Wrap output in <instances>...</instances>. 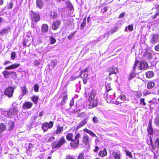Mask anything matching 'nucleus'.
I'll list each match as a JSON object with an SVG mask.
<instances>
[{
    "instance_id": "obj_1",
    "label": "nucleus",
    "mask_w": 159,
    "mask_h": 159,
    "mask_svg": "<svg viewBox=\"0 0 159 159\" xmlns=\"http://www.w3.org/2000/svg\"><path fill=\"white\" fill-rule=\"evenodd\" d=\"M96 95V91L95 90H93L90 92L88 100L89 102H90L89 105V108L90 109H92L96 107L97 105L98 101L97 98L95 99Z\"/></svg>"
},
{
    "instance_id": "obj_2",
    "label": "nucleus",
    "mask_w": 159,
    "mask_h": 159,
    "mask_svg": "<svg viewBox=\"0 0 159 159\" xmlns=\"http://www.w3.org/2000/svg\"><path fill=\"white\" fill-rule=\"evenodd\" d=\"M16 104V102H14L12 104L13 108L10 109L7 112L6 116L11 117L12 116L16 115L18 113V111L15 105Z\"/></svg>"
},
{
    "instance_id": "obj_3",
    "label": "nucleus",
    "mask_w": 159,
    "mask_h": 159,
    "mask_svg": "<svg viewBox=\"0 0 159 159\" xmlns=\"http://www.w3.org/2000/svg\"><path fill=\"white\" fill-rule=\"evenodd\" d=\"M14 92V88L10 86L7 87L5 89L4 93V95H6L9 98H11Z\"/></svg>"
},
{
    "instance_id": "obj_4",
    "label": "nucleus",
    "mask_w": 159,
    "mask_h": 159,
    "mask_svg": "<svg viewBox=\"0 0 159 159\" xmlns=\"http://www.w3.org/2000/svg\"><path fill=\"white\" fill-rule=\"evenodd\" d=\"M159 41V35L158 34H152L150 39V42L152 44H154Z\"/></svg>"
},
{
    "instance_id": "obj_5",
    "label": "nucleus",
    "mask_w": 159,
    "mask_h": 159,
    "mask_svg": "<svg viewBox=\"0 0 159 159\" xmlns=\"http://www.w3.org/2000/svg\"><path fill=\"white\" fill-rule=\"evenodd\" d=\"M53 126V122L50 121L49 123H44L42 126V128L44 132L47 131L48 129L51 128Z\"/></svg>"
},
{
    "instance_id": "obj_6",
    "label": "nucleus",
    "mask_w": 159,
    "mask_h": 159,
    "mask_svg": "<svg viewBox=\"0 0 159 159\" xmlns=\"http://www.w3.org/2000/svg\"><path fill=\"white\" fill-rule=\"evenodd\" d=\"M2 74L3 75L4 78L6 79L9 78L10 75L11 74H12V75L16 77L17 75L15 71H8L7 70L3 71L2 72Z\"/></svg>"
},
{
    "instance_id": "obj_7",
    "label": "nucleus",
    "mask_w": 159,
    "mask_h": 159,
    "mask_svg": "<svg viewBox=\"0 0 159 159\" xmlns=\"http://www.w3.org/2000/svg\"><path fill=\"white\" fill-rule=\"evenodd\" d=\"M66 142V140L64 138L62 137H61L58 141L57 143H56L55 145L53 146V148H58L60 147Z\"/></svg>"
},
{
    "instance_id": "obj_8",
    "label": "nucleus",
    "mask_w": 159,
    "mask_h": 159,
    "mask_svg": "<svg viewBox=\"0 0 159 159\" xmlns=\"http://www.w3.org/2000/svg\"><path fill=\"white\" fill-rule=\"evenodd\" d=\"M118 69L117 67H111L109 68L108 71L109 72V75L110 76L113 74H116L118 72Z\"/></svg>"
},
{
    "instance_id": "obj_9",
    "label": "nucleus",
    "mask_w": 159,
    "mask_h": 159,
    "mask_svg": "<svg viewBox=\"0 0 159 159\" xmlns=\"http://www.w3.org/2000/svg\"><path fill=\"white\" fill-rule=\"evenodd\" d=\"M148 66L147 62L145 61H141L140 63V70H145Z\"/></svg>"
},
{
    "instance_id": "obj_10",
    "label": "nucleus",
    "mask_w": 159,
    "mask_h": 159,
    "mask_svg": "<svg viewBox=\"0 0 159 159\" xmlns=\"http://www.w3.org/2000/svg\"><path fill=\"white\" fill-rule=\"evenodd\" d=\"M89 141L90 140L88 136L87 135H84L83 136V143L86 145H89Z\"/></svg>"
},
{
    "instance_id": "obj_11",
    "label": "nucleus",
    "mask_w": 159,
    "mask_h": 159,
    "mask_svg": "<svg viewBox=\"0 0 159 159\" xmlns=\"http://www.w3.org/2000/svg\"><path fill=\"white\" fill-rule=\"evenodd\" d=\"M33 105L32 103L30 102H25L23 104L22 108L23 109H30Z\"/></svg>"
},
{
    "instance_id": "obj_12",
    "label": "nucleus",
    "mask_w": 159,
    "mask_h": 159,
    "mask_svg": "<svg viewBox=\"0 0 159 159\" xmlns=\"http://www.w3.org/2000/svg\"><path fill=\"white\" fill-rule=\"evenodd\" d=\"M87 70L88 69L86 68L81 70L79 76L82 78H86L88 76V74L86 73Z\"/></svg>"
},
{
    "instance_id": "obj_13",
    "label": "nucleus",
    "mask_w": 159,
    "mask_h": 159,
    "mask_svg": "<svg viewBox=\"0 0 159 159\" xmlns=\"http://www.w3.org/2000/svg\"><path fill=\"white\" fill-rule=\"evenodd\" d=\"M60 24L61 22L59 20H57L54 22L52 27V29L54 30H57L60 26Z\"/></svg>"
},
{
    "instance_id": "obj_14",
    "label": "nucleus",
    "mask_w": 159,
    "mask_h": 159,
    "mask_svg": "<svg viewBox=\"0 0 159 159\" xmlns=\"http://www.w3.org/2000/svg\"><path fill=\"white\" fill-rule=\"evenodd\" d=\"M20 64L18 63H15L13 64L8 67H6L5 68L7 70L15 69L18 67Z\"/></svg>"
},
{
    "instance_id": "obj_15",
    "label": "nucleus",
    "mask_w": 159,
    "mask_h": 159,
    "mask_svg": "<svg viewBox=\"0 0 159 159\" xmlns=\"http://www.w3.org/2000/svg\"><path fill=\"white\" fill-rule=\"evenodd\" d=\"M107 154V149L106 148H104L103 150H100L98 154V156L101 157H104L106 156Z\"/></svg>"
},
{
    "instance_id": "obj_16",
    "label": "nucleus",
    "mask_w": 159,
    "mask_h": 159,
    "mask_svg": "<svg viewBox=\"0 0 159 159\" xmlns=\"http://www.w3.org/2000/svg\"><path fill=\"white\" fill-rule=\"evenodd\" d=\"M79 140H73L70 143V146L74 148H75L79 145Z\"/></svg>"
},
{
    "instance_id": "obj_17",
    "label": "nucleus",
    "mask_w": 159,
    "mask_h": 159,
    "mask_svg": "<svg viewBox=\"0 0 159 159\" xmlns=\"http://www.w3.org/2000/svg\"><path fill=\"white\" fill-rule=\"evenodd\" d=\"M32 18L35 22L38 21L40 20V16L39 15L34 13L32 14Z\"/></svg>"
},
{
    "instance_id": "obj_18",
    "label": "nucleus",
    "mask_w": 159,
    "mask_h": 159,
    "mask_svg": "<svg viewBox=\"0 0 159 159\" xmlns=\"http://www.w3.org/2000/svg\"><path fill=\"white\" fill-rule=\"evenodd\" d=\"M156 11L155 15L153 17V18L155 19L156 18L157 16L159 15V5H156L155 6V8L152 9Z\"/></svg>"
},
{
    "instance_id": "obj_19",
    "label": "nucleus",
    "mask_w": 159,
    "mask_h": 159,
    "mask_svg": "<svg viewBox=\"0 0 159 159\" xmlns=\"http://www.w3.org/2000/svg\"><path fill=\"white\" fill-rule=\"evenodd\" d=\"M63 130V127L61 126L60 125H58L57 127V129L55 132V134H59Z\"/></svg>"
},
{
    "instance_id": "obj_20",
    "label": "nucleus",
    "mask_w": 159,
    "mask_h": 159,
    "mask_svg": "<svg viewBox=\"0 0 159 159\" xmlns=\"http://www.w3.org/2000/svg\"><path fill=\"white\" fill-rule=\"evenodd\" d=\"M10 30V27L9 26H8L7 28L3 29L1 30L0 32V34H1V35L2 36L4 34L7 33Z\"/></svg>"
},
{
    "instance_id": "obj_21",
    "label": "nucleus",
    "mask_w": 159,
    "mask_h": 159,
    "mask_svg": "<svg viewBox=\"0 0 159 159\" xmlns=\"http://www.w3.org/2000/svg\"><path fill=\"white\" fill-rule=\"evenodd\" d=\"M36 4L38 7L41 9L43 7V2L42 0H36Z\"/></svg>"
},
{
    "instance_id": "obj_22",
    "label": "nucleus",
    "mask_w": 159,
    "mask_h": 159,
    "mask_svg": "<svg viewBox=\"0 0 159 159\" xmlns=\"http://www.w3.org/2000/svg\"><path fill=\"white\" fill-rule=\"evenodd\" d=\"M83 131L84 132H86L88 134H90V135L92 136L93 137H97V136L96 135L94 134L93 132L92 131L87 129H84Z\"/></svg>"
},
{
    "instance_id": "obj_23",
    "label": "nucleus",
    "mask_w": 159,
    "mask_h": 159,
    "mask_svg": "<svg viewBox=\"0 0 159 159\" xmlns=\"http://www.w3.org/2000/svg\"><path fill=\"white\" fill-rule=\"evenodd\" d=\"M48 25L46 24H43L42 25L41 30L43 32H46L48 30Z\"/></svg>"
},
{
    "instance_id": "obj_24",
    "label": "nucleus",
    "mask_w": 159,
    "mask_h": 159,
    "mask_svg": "<svg viewBox=\"0 0 159 159\" xmlns=\"http://www.w3.org/2000/svg\"><path fill=\"white\" fill-rule=\"evenodd\" d=\"M155 146L152 144V147L153 150L155 149L156 147L159 148V138L155 140Z\"/></svg>"
},
{
    "instance_id": "obj_25",
    "label": "nucleus",
    "mask_w": 159,
    "mask_h": 159,
    "mask_svg": "<svg viewBox=\"0 0 159 159\" xmlns=\"http://www.w3.org/2000/svg\"><path fill=\"white\" fill-rule=\"evenodd\" d=\"M154 74L152 71H149L146 73V77L150 78L152 77L154 75Z\"/></svg>"
},
{
    "instance_id": "obj_26",
    "label": "nucleus",
    "mask_w": 159,
    "mask_h": 159,
    "mask_svg": "<svg viewBox=\"0 0 159 159\" xmlns=\"http://www.w3.org/2000/svg\"><path fill=\"white\" fill-rule=\"evenodd\" d=\"M155 84L152 82L150 81L147 84V88L148 89H150L153 88L155 85Z\"/></svg>"
},
{
    "instance_id": "obj_27",
    "label": "nucleus",
    "mask_w": 159,
    "mask_h": 159,
    "mask_svg": "<svg viewBox=\"0 0 159 159\" xmlns=\"http://www.w3.org/2000/svg\"><path fill=\"white\" fill-rule=\"evenodd\" d=\"M144 56L145 57L148 59H150L152 57V54L149 52H147L145 53Z\"/></svg>"
},
{
    "instance_id": "obj_28",
    "label": "nucleus",
    "mask_w": 159,
    "mask_h": 159,
    "mask_svg": "<svg viewBox=\"0 0 159 159\" xmlns=\"http://www.w3.org/2000/svg\"><path fill=\"white\" fill-rule=\"evenodd\" d=\"M87 123L86 119H84L82 121H81L79 124L77 126V129L80 128L82 126L85 125Z\"/></svg>"
},
{
    "instance_id": "obj_29",
    "label": "nucleus",
    "mask_w": 159,
    "mask_h": 159,
    "mask_svg": "<svg viewBox=\"0 0 159 159\" xmlns=\"http://www.w3.org/2000/svg\"><path fill=\"white\" fill-rule=\"evenodd\" d=\"M73 135L72 133H69L67 134L66 136V139L68 141H72L73 139Z\"/></svg>"
},
{
    "instance_id": "obj_30",
    "label": "nucleus",
    "mask_w": 159,
    "mask_h": 159,
    "mask_svg": "<svg viewBox=\"0 0 159 159\" xmlns=\"http://www.w3.org/2000/svg\"><path fill=\"white\" fill-rule=\"evenodd\" d=\"M148 133L149 134H152L153 133V130L152 128V126L149 123L148 125Z\"/></svg>"
},
{
    "instance_id": "obj_31",
    "label": "nucleus",
    "mask_w": 159,
    "mask_h": 159,
    "mask_svg": "<svg viewBox=\"0 0 159 159\" xmlns=\"http://www.w3.org/2000/svg\"><path fill=\"white\" fill-rule=\"evenodd\" d=\"M21 90L22 92V95H26L28 93V90L26 89V87L25 86H24L21 88Z\"/></svg>"
},
{
    "instance_id": "obj_32",
    "label": "nucleus",
    "mask_w": 159,
    "mask_h": 159,
    "mask_svg": "<svg viewBox=\"0 0 159 159\" xmlns=\"http://www.w3.org/2000/svg\"><path fill=\"white\" fill-rule=\"evenodd\" d=\"M38 99L39 97L36 96H34L31 98L32 101L35 104H37Z\"/></svg>"
},
{
    "instance_id": "obj_33",
    "label": "nucleus",
    "mask_w": 159,
    "mask_h": 159,
    "mask_svg": "<svg viewBox=\"0 0 159 159\" xmlns=\"http://www.w3.org/2000/svg\"><path fill=\"white\" fill-rule=\"evenodd\" d=\"M67 100V95H65L64 96L62 99V101L61 102V105H64L65 103L66 102Z\"/></svg>"
},
{
    "instance_id": "obj_34",
    "label": "nucleus",
    "mask_w": 159,
    "mask_h": 159,
    "mask_svg": "<svg viewBox=\"0 0 159 159\" xmlns=\"http://www.w3.org/2000/svg\"><path fill=\"white\" fill-rule=\"evenodd\" d=\"M113 156L115 159H120V153L115 152L113 153Z\"/></svg>"
},
{
    "instance_id": "obj_35",
    "label": "nucleus",
    "mask_w": 159,
    "mask_h": 159,
    "mask_svg": "<svg viewBox=\"0 0 159 159\" xmlns=\"http://www.w3.org/2000/svg\"><path fill=\"white\" fill-rule=\"evenodd\" d=\"M128 30L129 31H131L133 30V26L131 25H129L127 27H126L125 30V31H127Z\"/></svg>"
},
{
    "instance_id": "obj_36",
    "label": "nucleus",
    "mask_w": 159,
    "mask_h": 159,
    "mask_svg": "<svg viewBox=\"0 0 159 159\" xmlns=\"http://www.w3.org/2000/svg\"><path fill=\"white\" fill-rule=\"evenodd\" d=\"M6 129V126L3 124H0V132L4 131Z\"/></svg>"
},
{
    "instance_id": "obj_37",
    "label": "nucleus",
    "mask_w": 159,
    "mask_h": 159,
    "mask_svg": "<svg viewBox=\"0 0 159 159\" xmlns=\"http://www.w3.org/2000/svg\"><path fill=\"white\" fill-rule=\"evenodd\" d=\"M51 15L52 17L56 18L57 17V14L56 12L55 11H52L51 13Z\"/></svg>"
},
{
    "instance_id": "obj_38",
    "label": "nucleus",
    "mask_w": 159,
    "mask_h": 159,
    "mask_svg": "<svg viewBox=\"0 0 159 159\" xmlns=\"http://www.w3.org/2000/svg\"><path fill=\"white\" fill-rule=\"evenodd\" d=\"M125 152L126 155V156H128L129 158H133L132 156V155L131 152H130L128 150H125Z\"/></svg>"
},
{
    "instance_id": "obj_39",
    "label": "nucleus",
    "mask_w": 159,
    "mask_h": 159,
    "mask_svg": "<svg viewBox=\"0 0 159 159\" xmlns=\"http://www.w3.org/2000/svg\"><path fill=\"white\" fill-rule=\"evenodd\" d=\"M8 125L10 126L9 129L11 130L13 129L14 127V123L12 121H10L8 123Z\"/></svg>"
},
{
    "instance_id": "obj_40",
    "label": "nucleus",
    "mask_w": 159,
    "mask_h": 159,
    "mask_svg": "<svg viewBox=\"0 0 159 159\" xmlns=\"http://www.w3.org/2000/svg\"><path fill=\"white\" fill-rule=\"evenodd\" d=\"M117 29V28L116 27H115L111 31H110L108 32V34H113L114 32L116 31Z\"/></svg>"
},
{
    "instance_id": "obj_41",
    "label": "nucleus",
    "mask_w": 159,
    "mask_h": 159,
    "mask_svg": "<svg viewBox=\"0 0 159 159\" xmlns=\"http://www.w3.org/2000/svg\"><path fill=\"white\" fill-rule=\"evenodd\" d=\"M93 121L94 123H97L99 121V120L97 117L95 116L93 118Z\"/></svg>"
},
{
    "instance_id": "obj_42",
    "label": "nucleus",
    "mask_w": 159,
    "mask_h": 159,
    "mask_svg": "<svg viewBox=\"0 0 159 159\" xmlns=\"http://www.w3.org/2000/svg\"><path fill=\"white\" fill-rule=\"evenodd\" d=\"M106 90L108 93V91L111 90V84H108L106 86Z\"/></svg>"
},
{
    "instance_id": "obj_43",
    "label": "nucleus",
    "mask_w": 159,
    "mask_h": 159,
    "mask_svg": "<svg viewBox=\"0 0 159 159\" xmlns=\"http://www.w3.org/2000/svg\"><path fill=\"white\" fill-rule=\"evenodd\" d=\"M50 40L51 41V44H54L56 41L55 39L53 37H51L50 38Z\"/></svg>"
},
{
    "instance_id": "obj_44",
    "label": "nucleus",
    "mask_w": 159,
    "mask_h": 159,
    "mask_svg": "<svg viewBox=\"0 0 159 159\" xmlns=\"http://www.w3.org/2000/svg\"><path fill=\"white\" fill-rule=\"evenodd\" d=\"M39 85L36 84H35L34 87V91L36 92H38L39 90Z\"/></svg>"
},
{
    "instance_id": "obj_45",
    "label": "nucleus",
    "mask_w": 159,
    "mask_h": 159,
    "mask_svg": "<svg viewBox=\"0 0 159 159\" xmlns=\"http://www.w3.org/2000/svg\"><path fill=\"white\" fill-rule=\"evenodd\" d=\"M140 103L144 106L146 105V103L144 102V99L143 98L140 99Z\"/></svg>"
},
{
    "instance_id": "obj_46",
    "label": "nucleus",
    "mask_w": 159,
    "mask_h": 159,
    "mask_svg": "<svg viewBox=\"0 0 159 159\" xmlns=\"http://www.w3.org/2000/svg\"><path fill=\"white\" fill-rule=\"evenodd\" d=\"M16 53L15 52H12L11 54V58L12 60H14L15 58Z\"/></svg>"
},
{
    "instance_id": "obj_47",
    "label": "nucleus",
    "mask_w": 159,
    "mask_h": 159,
    "mask_svg": "<svg viewBox=\"0 0 159 159\" xmlns=\"http://www.w3.org/2000/svg\"><path fill=\"white\" fill-rule=\"evenodd\" d=\"M80 133H78L76 135L75 137V140H79V139L80 137Z\"/></svg>"
},
{
    "instance_id": "obj_48",
    "label": "nucleus",
    "mask_w": 159,
    "mask_h": 159,
    "mask_svg": "<svg viewBox=\"0 0 159 159\" xmlns=\"http://www.w3.org/2000/svg\"><path fill=\"white\" fill-rule=\"evenodd\" d=\"M120 98L123 101L125 100L126 99L125 96L124 94H122L120 96Z\"/></svg>"
},
{
    "instance_id": "obj_49",
    "label": "nucleus",
    "mask_w": 159,
    "mask_h": 159,
    "mask_svg": "<svg viewBox=\"0 0 159 159\" xmlns=\"http://www.w3.org/2000/svg\"><path fill=\"white\" fill-rule=\"evenodd\" d=\"M84 154L83 153H81L78 156V159H84Z\"/></svg>"
},
{
    "instance_id": "obj_50",
    "label": "nucleus",
    "mask_w": 159,
    "mask_h": 159,
    "mask_svg": "<svg viewBox=\"0 0 159 159\" xmlns=\"http://www.w3.org/2000/svg\"><path fill=\"white\" fill-rule=\"evenodd\" d=\"M138 63H139V62L138 61H135V63H134V66H133L134 71L135 68L136 66H137V65L138 64Z\"/></svg>"
},
{
    "instance_id": "obj_51",
    "label": "nucleus",
    "mask_w": 159,
    "mask_h": 159,
    "mask_svg": "<svg viewBox=\"0 0 159 159\" xmlns=\"http://www.w3.org/2000/svg\"><path fill=\"white\" fill-rule=\"evenodd\" d=\"M135 74L134 73V72L132 73L130 75L129 79H132L134 77H135Z\"/></svg>"
},
{
    "instance_id": "obj_52",
    "label": "nucleus",
    "mask_w": 159,
    "mask_h": 159,
    "mask_svg": "<svg viewBox=\"0 0 159 159\" xmlns=\"http://www.w3.org/2000/svg\"><path fill=\"white\" fill-rule=\"evenodd\" d=\"M86 115V114L84 112L78 114V116L79 117L83 118Z\"/></svg>"
},
{
    "instance_id": "obj_53",
    "label": "nucleus",
    "mask_w": 159,
    "mask_h": 159,
    "mask_svg": "<svg viewBox=\"0 0 159 159\" xmlns=\"http://www.w3.org/2000/svg\"><path fill=\"white\" fill-rule=\"evenodd\" d=\"M55 138L53 137H52L50 138L47 140V142L49 143L52 141L54 140Z\"/></svg>"
},
{
    "instance_id": "obj_54",
    "label": "nucleus",
    "mask_w": 159,
    "mask_h": 159,
    "mask_svg": "<svg viewBox=\"0 0 159 159\" xmlns=\"http://www.w3.org/2000/svg\"><path fill=\"white\" fill-rule=\"evenodd\" d=\"M143 95L144 96H146L148 95V94L151 93L149 91H148L147 90H145L143 92Z\"/></svg>"
},
{
    "instance_id": "obj_55",
    "label": "nucleus",
    "mask_w": 159,
    "mask_h": 159,
    "mask_svg": "<svg viewBox=\"0 0 159 159\" xmlns=\"http://www.w3.org/2000/svg\"><path fill=\"white\" fill-rule=\"evenodd\" d=\"M155 50L158 52H159V44L156 45L154 48Z\"/></svg>"
},
{
    "instance_id": "obj_56",
    "label": "nucleus",
    "mask_w": 159,
    "mask_h": 159,
    "mask_svg": "<svg viewBox=\"0 0 159 159\" xmlns=\"http://www.w3.org/2000/svg\"><path fill=\"white\" fill-rule=\"evenodd\" d=\"M39 64V61L37 60H35L34 61V65L35 66H38Z\"/></svg>"
},
{
    "instance_id": "obj_57",
    "label": "nucleus",
    "mask_w": 159,
    "mask_h": 159,
    "mask_svg": "<svg viewBox=\"0 0 159 159\" xmlns=\"http://www.w3.org/2000/svg\"><path fill=\"white\" fill-rule=\"evenodd\" d=\"M75 33L73 34H71L70 35H69L67 37V39H71L73 37V35H74Z\"/></svg>"
},
{
    "instance_id": "obj_58",
    "label": "nucleus",
    "mask_w": 159,
    "mask_h": 159,
    "mask_svg": "<svg viewBox=\"0 0 159 159\" xmlns=\"http://www.w3.org/2000/svg\"><path fill=\"white\" fill-rule=\"evenodd\" d=\"M74 104V98H72L71 100H70V105L71 106L73 105Z\"/></svg>"
},
{
    "instance_id": "obj_59",
    "label": "nucleus",
    "mask_w": 159,
    "mask_h": 159,
    "mask_svg": "<svg viewBox=\"0 0 159 159\" xmlns=\"http://www.w3.org/2000/svg\"><path fill=\"white\" fill-rule=\"evenodd\" d=\"M66 159H74V158L72 156L68 155L66 156Z\"/></svg>"
},
{
    "instance_id": "obj_60",
    "label": "nucleus",
    "mask_w": 159,
    "mask_h": 159,
    "mask_svg": "<svg viewBox=\"0 0 159 159\" xmlns=\"http://www.w3.org/2000/svg\"><path fill=\"white\" fill-rule=\"evenodd\" d=\"M85 23H83L81 25V29H83L84 27L85 26Z\"/></svg>"
},
{
    "instance_id": "obj_61",
    "label": "nucleus",
    "mask_w": 159,
    "mask_h": 159,
    "mask_svg": "<svg viewBox=\"0 0 159 159\" xmlns=\"http://www.w3.org/2000/svg\"><path fill=\"white\" fill-rule=\"evenodd\" d=\"M11 62L9 61H6L3 64V65L4 66H6V65H7L8 64H9V63H11Z\"/></svg>"
},
{
    "instance_id": "obj_62",
    "label": "nucleus",
    "mask_w": 159,
    "mask_h": 159,
    "mask_svg": "<svg viewBox=\"0 0 159 159\" xmlns=\"http://www.w3.org/2000/svg\"><path fill=\"white\" fill-rule=\"evenodd\" d=\"M77 78V77H74V76H71L70 78V80L71 81H73V80H74Z\"/></svg>"
},
{
    "instance_id": "obj_63",
    "label": "nucleus",
    "mask_w": 159,
    "mask_h": 159,
    "mask_svg": "<svg viewBox=\"0 0 159 159\" xmlns=\"http://www.w3.org/2000/svg\"><path fill=\"white\" fill-rule=\"evenodd\" d=\"M98 150H99V148H98V146H95V149L94 150V152H97L98 151Z\"/></svg>"
},
{
    "instance_id": "obj_64",
    "label": "nucleus",
    "mask_w": 159,
    "mask_h": 159,
    "mask_svg": "<svg viewBox=\"0 0 159 159\" xmlns=\"http://www.w3.org/2000/svg\"><path fill=\"white\" fill-rule=\"evenodd\" d=\"M125 15V13L123 12L121 14H120L119 16V18H122L124 17Z\"/></svg>"
}]
</instances>
